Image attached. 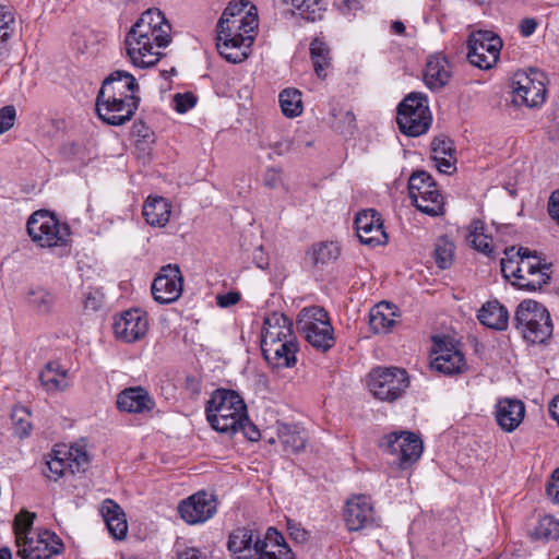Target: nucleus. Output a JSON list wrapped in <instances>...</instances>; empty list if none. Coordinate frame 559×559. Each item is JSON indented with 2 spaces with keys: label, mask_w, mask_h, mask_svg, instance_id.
Wrapping results in <instances>:
<instances>
[{
  "label": "nucleus",
  "mask_w": 559,
  "mask_h": 559,
  "mask_svg": "<svg viewBox=\"0 0 559 559\" xmlns=\"http://www.w3.org/2000/svg\"><path fill=\"white\" fill-rule=\"evenodd\" d=\"M205 415L214 430L233 437L239 431L241 420L247 419V405L236 391L217 389L206 402Z\"/></svg>",
  "instance_id": "f257e3e1"
},
{
  "label": "nucleus",
  "mask_w": 559,
  "mask_h": 559,
  "mask_svg": "<svg viewBox=\"0 0 559 559\" xmlns=\"http://www.w3.org/2000/svg\"><path fill=\"white\" fill-rule=\"evenodd\" d=\"M258 25L257 15L221 17L217 23V49L223 58L233 63L247 58L245 48L253 41L251 33Z\"/></svg>",
  "instance_id": "f03ea898"
},
{
  "label": "nucleus",
  "mask_w": 559,
  "mask_h": 559,
  "mask_svg": "<svg viewBox=\"0 0 559 559\" xmlns=\"http://www.w3.org/2000/svg\"><path fill=\"white\" fill-rule=\"evenodd\" d=\"M514 321L515 328L523 337L533 344H543L552 334V322L548 310L535 300L520 302Z\"/></svg>",
  "instance_id": "7ed1b4c3"
},
{
  "label": "nucleus",
  "mask_w": 559,
  "mask_h": 559,
  "mask_svg": "<svg viewBox=\"0 0 559 559\" xmlns=\"http://www.w3.org/2000/svg\"><path fill=\"white\" fill-rule=\"evenodd\" d=\"M26 230L34 243L48 249L67 246L71 236L69 225L47 210L34 212L27 219Z\"/></svg>",
  "instance_id": "20e7f679"
},
{
  "label": "nucleus",
  "mask_w": 559,
  "mask_h": 559,
  "mask_svg": "<svg viewBox=\"0 0 559 559\" xmlns=\"http://www.w3.org/2000/svg\"><path fill=\"white\" fill-rule=\"evenodd\" d=\"M432 121L428 98L424 93L413 92L397 107L396 122L402 133L408 136L425 134Z\"/></svg>",
  "instance_id": "39448f33"
},
{
  "label": "nucleus",
  "mask_w": 559,
  "mask_h": 559,
  "mask_svg": "<svg viewBox=\"0 0 559 559\" xmlns=\"http://www.w3.org/2000/svg\"><path fill=\"white\" fill-rule=\"evenodd\" d=\"M297 329L307 342L318 350L326 352L334 346V330L328 312L319 307H306L297 318Z\"/></svg>",
  "instance_id": "423d86ee"
},
{
  "label": "nucleus",
  "mask_w": 559,
  "mask_h": 559,
  "mask_svg": "<svg viewBox=\"0 0 559 559\" xmlns=\"http://www.w3.org/2000/svg\"><path fill=\"white\" fill-rule=\"evenodd\" d=\"M409 384L407 372L397 367H377L368 374V388L381 401L392 402L402 396Z\"/></svg>",
  "instance_id": "0eeeda50"
},
{
  "label": "nucleus",
  "mask_w": 559,
  "mask_h": 559,
  "mask_svg": "<svg viewBox=\"0 0 559 559\" xmlns=\"http://www.w3.org/2000/svg\"><path fill=\"white\" fill-rule=\"evenodd\" d=\"M501 38L491 31L472 32L467 39V59L481 70L491 69L499 60Z\"/></svg>",
  "instance_id": "6e6552de"
},
{
  "label": "nucleus",
  "mask_w": 559,
  "mask_h": 559,
  "mask_svg": "<svg viewBox=\"0 0 559 559\" xmlns=\"http://www.w3.org/2000/svg\"><path fill=\"white\" fill-rule=\"evenodd\" d=\"M124 45L127 55L132 63L139 68L153 67L162 57L159 49L163 47H158L155 39L134 26H131L127 33Z\"/></svg>",
  "instance_id": "1a4fd4ad"
},
{
  "label": "nucleus",
  "mask_w": 559,
  "mask_h": 559,
  "mask_svg": "<svg viewBox=\"0 0 559 559\" xmlns=\"http://www.w3.org/2000/svg\"><path fill=\"white\" fill-rule=\"evenodd\" d=\"M183 276L178 264L169 263L159 269L153 280L151 292L154 300L160 305L177 301L182 295Z\"/></svg>",
  "instance_id": "9d476101"
},
{
  "label": "nucleus",
  "mask_w": 559,
  "mask_h": 559,
  "mask_svg": "<svg viewBox=\"0 0 559 559\" xmlns=\"http://www.w3.org/2000/svg\"><path fill=\"white\" fill-rule=\"evenodd\" d=\"M25 539L17 545V555L22 559H51L63 551L64 546L60 537L50 531L39 532L34 536H24Z\"/></svg>",
  "instance_id": "9b49d317"
},
{
  "label": "nucleus",
  "mask_w": 559,
  "mask_h": 559,
  "mask_svg": "<svg viewBox=\"0 0 559 559\" xmlns=\"http://www.w3.org/2000/svg\"><path fill=\"white\" fill-rule=\"evenodd\" d=\"M537 71L516 72L512 79L513 103L526 107H537L545 100L546 87L537 78Z\"/></svg>",
  "instance_id": "f8f14e48"
},
{
  "label": "nucleus",
  "mask_w": 559,
  "mask_h": 559,
  "mask_svg": "<svg viewBox=\"0 0 559 559\" xmlns=\"http://www.w3.org/2000/svg\"><path fill=\"white\" fill-rule=\"evenodd\" d=\"M180 518L189 525H195L212 519L217 512V500L205 490L197 491L178 506Z\"/></svg>",
  "instance_id": "ddd939ff"
},
{
  "label": "nucleus",
  "mask_w": 559,
  "mask_h": 559,
  "mask_svg": "<svg viewBox=\"0 0 559 559\" xmlns=\"http://www.w3.org/2000/svg\"><path fill=\"white\" fill-rule=\"evenodd\" d=\"M344 520L347 528L355 532L379 526L380 521L371 498L366 495H356L347 500Z\"/></svg>",
  "instance_id": "4468645a"
},
{
  "label": "nucleus",
  "mask_w": 559,
  "mask_h": 559,
  "mask_svg": "<svg viewBox=\"0 0 559 559\" xmlns=\"http://www.w3.org/2000/svg\"><path fill=\"white\" fill-rule=\"evenodd\" d=\"M384 448L390 454L397 456L402 468H407L415 463L424 450L421 439L409 431L392 432L385 436Z\"/></svg>",
  "instance_id": "2eb2a0df"
},
{
  "label": "nucleus",
  "mask_w": 559,
  "mask_h": 559,
  "mask_svg": "<svg viewBox=\"0 0 559 559\" xmlns=\"http://www.w3.org/2000/svg\"><path fill=\"white\" fill-rule=\"evenodd\" d=\"M140 86L135 78L123 70H116L111 72L104 81L98 91L97 97L106 99L110 98H124L128 102L140 103Z\"/></svg>",
  "instance_id": "dca6fc26"
},
{
  "label": "nucleus",
  "mask_w": 559,
  "mask_h": 559,
  "mask_svg": "<svg viewBox=\"0 0 559 559\" xmlns=\"http://www.w3.org/2000/svg\"><path fill=\"white\" fill-rule=\"evenodd\" d=\"M432 355L431 368L443 374H457L466 369L463 353L444 338L433 337Z\"/></svg>",
  "instance_id": "f3484780"
},
{
  "label": "nucleus",
  "mask_w": 559,
  "mask_h": 559,
  "mask_svg": "<svg viewBox=\"0 0 559 559\" xmlns=\"http://www.w3.org/2000/svg\"><path fill=\"white\" fill-rule=\"evenodd\" d=\"M356 234L362 245L376 247L386 242V234L380 214L373 209L359 211L354 221Z\"/></svg>",
  "instance_id": "a211bd4d"
},
{
  "label": "nucleus",
  "mask_w": 559,
  "mask_h": 559,
  "mask_svg": "<svg viewBox=\"0 0 559 559\" xmlns=\"http://www.w3.org/2000/svg\"><path fill=\"white\" fill-rule=\"evenodd\" d=\"M140 103L128 102L124 98H110L109 100L96 97L95 110L98 118L110 126H122L130 121L139 108Z\"/></svg>",
  "instance_id": "6ab92c4d"
},
{
  "label": "nucleus",
  "mask_w": 559,
  "mask_h": 559,
  "mask_svg": "<svg viewBox=\"0 0 559 559\" xmlns=\"http://www.w3.org/2000/svg\"><path fill=\"white\" fill-rule=\"evenodd\" d=\"M148 330V320L144 311L130 309L123 311L114 323V332L117 338L133 343L145 336Z\"/></svg>",
  "instance_id": "aec40b11"
},
{
  "label": "nucleus",
  "mask_w": 559,
  "mask_h": 559,
  "mask_svg": "<svg viewBox=\"0 0 559 559\" xmlns=\"http://www.w3.org/2000/svg\"><path fill=\"white\" fill-rule=\"evenodd\" d=\"M263 542L260 532L248 526H240L229 533L227 549L235 559H257L259 545Z\"/></svg>",
  "instance_id": "412c9836"
},
{
  "label": "nucleus",
  "mask_w": 559,
  "mask_h": 559,
  "mask_svg": "<svg viewBox=\"0 0 559 559\" xmlns=\"http://www.w3.org/2000/svg\"><path fill=\"white\" fill-rule=\"evenodd\" d=\"M132 26L147 33L152 39L156 40L158 47H166L171 40L170 24L163 12L156 8L143 12Z\"/></svg>",
  "instance_id": "4be33fe9"
},
{
  "label": "nucleus",
  "mask_w": 559,
  "mask_h": 559,
  "mask_svg": "<svg viewBox=\"0 0 559 559\" xmlns=\"http://www.w3.org/2000/svg\"><path fill=\"white\" fill-rule=\"evenodd\" d=\"M519 281H512V285L520 289L536 292L550 280V264L543 263L540 258L535 261L524 260Z\"/></svg>",
  "instance_id": "5701e85b"
},
{
  "label": "nucleus",
  "mask_w": 559,
  "mask_h": 559,
  "mask_svg": "<svg viewBox=\"0 0 559 559\" xmlns=\"http://www.w3.org/2000/svg\"><path fill=\"white\" fill-rule=\"evenodd\" d=\"M117 407L130 414H146L155 407V401L148 391L142 386H130L117 396Z\"/></svg>",
  "instance_id": "b1692460"
},
{
  "label": "nucleus",
  "mask_w": 559,
  "mask_h": 559,
  "mask_svg": "<svg viewBox=\"0 0 559 559\" xmlns=\"http://www.w3.org/2000/svg\"><path fill=\"white\" fill-rule=\"evenodd\" d=\"M292 321L283 313L272 312L264 318L261 345L295 341Z\"/></svg>",
  "instance_id": "393cba45"
},
{
  "label": "nucleus",
  "mask_w": 559,
  "mask_h": 559,
  "mask_svg": "<svg viewBox=\"0 0 559 559\" xmlns=\"http://www.w3.org/2000/svg\"><path fill=\"white\" fill-rule=\"evenodd\" d=\"M453 141L440 134L431 141V158L438 170L445 175H451L456 170V156Z\"/></svg>",
  "instance_id": "a878e982"
},
{
  "label": "nucleus",
  "mask_w": 559,
  "mask_h": 559,
  "mask_svg": "<svg viewBox=\"0 0 559 559\" xmlns=\"http://www.w3.org/2000/svg\"><path fill=\"white\" fill-rule=\"evenodd\" d=\"M257 559H295V555L283 535L274 527H269L263 542L258 544Z\"/></svg>",
  "instance_id": "bb28decb"
},
{
  "label": "nucleus",
  "mask_w": 559,
  "mask_h": 559,
  "mask_svg": "<svg viewBox=\"0 0 559 559\" xmlns=\"http://www.w3.org/2000/svg\"><path fill=\"white\" fill-rule=\"evenodd\" d=\"M262 354L269 364L277 368H289L296 364L298 346L296 341H284L261 345Z\"/></svg>",
  "instance_id": "cd10ccee"
},
{
  "label": "nucleus",
  "mask_w": 559,
  "mask_h": 559,
  "mask_svg": "<svg viewBox=\"0 0 559 559\" xmlns=\"http://www.w3.org/2000/svg\"><path fill=\"white\" fill-rule=\"evenodd\" d=\"M109 534L116 540H123L128 533V522L122 508L111 499H106L100 508Z\"/></svg>",
  "instance_id": "c85d7f7f"
},
{
  "label": "nucleus",
  "mask_w": 559,
  "mask_h": 559,
  "mask_svg": "<svg viewBox=\"0 0 559 559\" xmlns=\"http://www.w3.org/2000/svg\"><path fill=\"white\" fill-rule=\"evenodd\" d=\"M525 407L519 400L506 399L500 401L496 407V419L499 426L506 431H513L523 420Z\"/></svg>",
  "instance_id": "c756f323"
},
{
  "label": "nucleus",
  "mask_w": 559,
  "mask_h": 559,
  "mask_svg": "<svg viewBox=\"0 0 559 559\" xmlns=\"http://www.w3.org/2000/svg\"><path fill=\"white\" fill-rule=\"evenodd\" d=\"M478 321L492 330L504 331L509 325V312L498 300L485 302L477 313Z\"/></svg>",
  "instance_id": "7c9ffc66"
},
{
  "label": "nucleus",
  "mask_w": 559,
  "mask_h": 559,
  "mask_svg": "<svg viewBox=\"0 0 559 559\" xmlns=\"http://www.w3.org/2000/svg\"><path fill=\"white\" fill-rule=\"evenodd\" d=\"M449 63L442 56H430L427 60L424 82L431 91L442 88L450 79Z\"/></svg>",
  "instance_id": "2f4dec72"
},
{
  "label": "nucleus",
  "mask_w": 559,
  "mask_h": 559,
  "mask_svg": "<svg viewBox=\"0 0 559 559\" xmlns=\"http://www.w3.org/2000/svg\"><path fill=\"white\" fill-rule=\"evenodd\" d=\"M25 300L27 306L38 316H49L53 312L57 296L56 294L40 285L31 286L27 289Z\"/></svg>",
  "instance_id": "473e14b6"
},
{
  "label": "nucleus",
  "mask_w": 559,
  "mask_h": 559,
  "mask_svg": "<svg viewBox=\"0 0 559 559\" xmlns=\"http://www.w3.org/2000/svg\"><path fill=\"white\" fill-rule=\"evenodd\" d=\"M38 379L47 392L63 391L69 386L68 370L57 361H49L40 371Z\"/></svg>",
  "instance_id": "72a5a7b5"
},
{
  "label": "nucleus",
  "mask_w": 559,
  "mask_h": 559,
  "mask_svg": "<svg viewBox=\"0 0 559 559\" xmlns=\"http://www.w3.org/2000/svg\"><path fill=\"white\" fill-rule=\"evenodd\" d=\"M394 308L385 301H382L370 309L369 326L374 334H386L395 325Z\"/></svg>",
  "instance_id": "f704fd0d"
},
{
  "label": "nucleus",
  "mask_w": 559,
  "mask_h": 559,
  "mask_svg": "<svg viewBox=\"0 0 559 559\" xmlns=\"http://www.w3.org/2000/svg\"><path fill=\"white\" fill-rule=\"evenodd\" d=\"M170 204L162 197L147 198L143 205V216L151 226H165L170 217Z\"/></svg>",
  "instance_id": "c9c22d12"
},
{
  "label": "nucleus",
  "mask_w": 559,
  "mask_h": 559,
  "mask_svg": "<svg viewBox=\"0 0 559 559\" xmlns=\"http://www.w3.org/2000/svg\"><path fill=\"white\" fill-rule=\"evenodd\" d=\"M418 211L429 216H441L444 214V198L438 186L429 191H424L421 195L411 199Z\"/></svg>",
  "instance_id": "e433bc0d"
},
{
  "label": "nucleus",
  "mask_w": 559,
  "mask_h": 559,
  "mask_svg": "<svg viewBox=\"0 0 559 559\" xmlns=\"http://www.w3.org/2000/svg\"><path fill=\"white\" fill-rule=\"evenodd\" d=\"M284 4L290 5L298 14L308 22L323 20L326 4L323 0H282Z\"/></svg>",
  "instance_id": "4c0bfd02"
},
{
  "label": "nucleus",
  "mask_w": 559,
  "mask_h": 559,
  "mask_svg": "<svg viewBox=\"0 0 559 559\" xmlns=\"http://www.w3.org/2000/svg\"><path fill=\"white\" fill-rule=\"evenodd\" d=\"M278 437L286 452L298 453L306 447V431L296 425H282Z\"/></svg>",
  "instance_id": "58836bf2"
},
{
  "label": "nucleus",
  "mask_w": 559,
  "mask_h": 559,
  "mask_svg": "<svg viewBox=\"0 0 559 559\" xmlns=\"http://www.w3.org/2000/svg\"><path fill=\"white\" fill-rule=\"evenodd\" d=\"M310 57L318 78L325 79L331 67L330 49L326 44L314 38L310 44Z\"/></svg>",
  "instance_id": "ea45409f"
},
{
  "label": "nucleus",
  "mask_w": 559,
  "mask_h": 559,
  "mask_svg": "<svg viewBox=\"0 0 559 559\" xmlns=\"http://www.w3.org/2000/svg\"><path fill=\"white\" fill-rule=\"evenodd\" d=\"M282 112L287 118H296L302 114L301 92L294 87L283 90L278 95Z\"/></svg>",
  "instance_id": "a19ab883"
},
{
  "label": "nucleus",
  "mask_w": 559,
  "mask_h": 559,
  "mask_svg": "<svg viewBox=\"0 0 559 559\" xmlns=\"http://www.w3.org/2000/svg\"><path fill=\"white\" fill-rule=\"evenodd\" d=\"M454 253V242L448 236H440L436 239L432 257L439 269H449L453 263Z\"/></svg>",
  "instance_id": "79ce46f5"
},
{
  "label": "nucleus",
  "mask_w": 559,
  "mask_h": 559,
  "mask_svg": "<svg viewBox=\"0 0 559 559\" xmlns=\"http://www.w3.org/2000/svg\"><path fill=\"white\" fill-rule=\"evenodd\" d=\"M484 223L480 221L472 222L467 242L477 251L490 257L493 251L491 239L484 233Z\"/></svg>",
  "instance_id": "37998d69"
},
{
  "label": "nucleus",
  "mask_w": 559,
  "mask_h": 559,
  "mask_svg": "<svg viewBox=\"0 0 559 559\" xmlns=\"http://www.w3.org/2000/svg\"><path fill=\"white\" fill-rule=\"evenodd\" d=\"M331 126L344 133L349 132L355 127V115L349 109L340 107L337 104H330Z\"/></svg>",
  "instance_id": "c03bdc74"
},
{
  "label": "nucleus",
  "mask_w": 559,
  "mask_h": 559,
  "mask_svg": "<svg viewBox=\"0 0 559 559\" xmlns=\"http://www.w3.org/2000/svg\"><path fill=\"white\" fill-rule=\"evenodd\" d=\"M340 247L333 241H325L312 247V261L314 264H325L335 261L340 255Z\"/></svg>",
  "instance_id": "a18cd8bd"
},
{
  "label": "nucleus",
  "mask_w": 559,
  "mask_h": 559,
  "mask_svg": "<svg viewBox=\"0 0 559 559\" xmlns=\"http://www.w3.org/2000/svg\"><path fill=\"white\" fill-rule=\"evenodd\" d=\"M63 455L67 457V465L72 474L84 472L88 466V455L81 445H71Z\"/></svg>",
  "instance_id": "49530a36"
},
{
  "label": "nucleus",
  "mask_w": 559,
  "mask_h": 559,
  "mask_svg": "<svg viewBox=\"0 0 559 559\" xmlns=\"http://www.w3.org/2000/svg\"><path fill=\"white\" fill-rule=\"evenodd\" d=\"M436 186L437 183L428 173L424 170L416 171L408 180L409 198L413 199L417 195H421L424 191H429Z\"/></svg>",
  "instance_id": "de8ad7c7"
},
{
  "label": "nucleus",
  "mask_w": 559,
  "mask_h": 559,
  "mask_svg": "<svg viewBox=\"0 0 559 559\" xmlns=\"http://www.w3.org/2000/svg\"><path fill=\"white\" fill-rule=\"evenodd\" d=\"M11 420L15 433L21 437H27L32 430L31 413L24 406H15L11 413Z\"/></svg>",
  "instance_id": "09e8293b"
},
{
  "label": "nucleus",
  "mask_w": 559,
  "mask_h": 559,
  "mask_svg": "<svg viewBox=\"0 0 559 559\" xmlns=\"http://www.w3.org/2000/svg\"><path fill=\"white\" fill-rule=\"evenodd\" d=\"M514 247L506 248L504 254L506 258L501 259V272L503 273L506 278H513V281H519L522 267V263L524 260L516 259L513 254Z\"/></svg>",
  "instance_id": "8fccbe9b"
},
{
  "label": "nucleus",
  "mask_w": 559,
  "mask_h": 559,
  "mask_svg": "<svg viewBox=\"0 0 559 559\" xmlns=\"http://www.w3.org/2000/svg\"><path fill=\"white\" fill-rule=\"evenodd\" d=\"M34 519L35 514L27 511L21 512L15 516L14 532L16 544L23 542L25 539L24 536L29 535Z\"/></svg>",
  "instance_id": "3c124183"
},
{
  "label": "nucleus",
  "mask_w": 559,
  "mask_h": 559,
  "mask_svg": "<svg viewBox=\"0 0 559 559\" xmlns=\"http://www.w3.org/2000/svg\"><path fill=\"white\" fill-rule=\"evenodd\" d=\"M60 451H55L53 455L46 463L48 469L46 476L53 480H58L69 469L66 455L60 456Z\"/></svg>",
  "instance_id": "603ef678"
},
{
  "label": "nucleus",
  "mask_w": 559,
  "mask_h": 559,
  "mask_svg": "<svg viewBox=\"0 0 559 559\" xmlns=\"http://www.w3.org/2000/svg\"><path fill=\"white\" fill-rule=\"evenodd\" d=\"M537 535L546 539H557L559 537V520L552 515L544 516L538 523Z\"/></svg>",
  "instance_id": "864d4df0"
},
{
  "label": "nucleus",
  "mask_w": 559,
  "mask_h": 559,
  "mask_svg": "<svg viewBox=\"0 0 559 559\" xmlns=\"http://www.w3.org/2000/svg\"><path fill=\"white\" fill-rule=\"evenodd\" d=\"M86 148L82 142L68 141L60 148L61 155L69 160L84 162L86 158Z\"/></svg>",
  "instance_id": "5fc2aeb1"
},
{
  "label": "nucleus",
  "mask_w": 559,
  "mask_h": 559,
  "mask_svg": "<svg viewBox=\"0 0 559 559\" xmlns=\"http://www.w3.org/2000/svg\"><path fill=\"white\" fill-rule=\"evenodd\" d=\"M175 102V109L180 112H187L191 108H193L197 104V97L194 94L187 92V93H178L174 96Z\"/></svg>",
  "instance_id": "6e6d98bb"
},
{
  "label": "nucleus",
  "mask_w": 559,
  "mask_h": 559,
  "mask_svg": "<svg viewBox=\"0 0 559 559\" xmlns=\"http://www.w3.org/2000/svg\"><path fill=\"white\" fill-rule=\"evenodd\" d=\"M16 110L12 105L4 106L0 109V134L10 130L15 121Z\"/></svg>",
  "instance_id": "4d7b16f0"
},
{
  "label": "nucleus",
  "mask_w": 559,
  "mask_h": 559,
  "mask_svg": "<svg viewBox=\"0 0 559 559\" xmlns=\"http://www.w3.org/2000/svg\"><path fill=\"white\" fill-rule=\"evenodd\" d=\"M287 531L292 539L296 543L304 544L309 539V533L300 523L293 520H287Z\"/></svg>",
  "instance_id": "13d9d810"
},
{
  "label": "nucleus",
  "mask_w": 559,
  "mask_h": 559,
  "mask_svg": "<svg viewBox=\"0 0 559 559\" xmlns=\"http://www.w3.org/2000/svg\"><path fill=\"white\" fill-rule=\"evenodd\" d=\"M546 495L554 503L559 504V467L552 472L547 481Z\"/></svg>",
  "instance_id": "bf43d9fd"
},
{
  "label": "nucleus",
  "mask_w": 559,
  "mask_h": 559,
  "mask_svg": "<svg viewBox=\"0 0 559 559\" xmlns=\"http://www.w3.org/2000/svg\"><path fill=\"white\" fill-rule=\"evenodd\" d=\"M263 183L270 189H275L282 183V170L270 167L263 175Z\"/></svg>",
  "instance_id": "052dcab7"
},
{
  "label": "nucleus",
  "mask_w": 559,
  "mask_h": 559,
  "mask_svg": "<svg viewBox=\"0 0 559 559\" xmlns=\"http://www.w3.org/2000/svg\"><path fill=\"white\" fill-rule=\"evenodd\" d=\"M247 4L248 2H245L243 0L230 2L224 10L221 17H235L247 15L248 12L245 11Z\"/></svg>",
  "instance_id": "680f3d73"
},
{
  "label": "nucleus",
  "mask_w": 559,
  "mask_h": 559,
  "mask_svg": "<svg viewBox=\"0 0 559 559\" xmlns=\"http://www.w3.org/2000/svg\"><path fill=\"white\" fill-rule=\"evenodd\" d=\"M239 431H242L243 436L250 441H258L261 437L260 430L253 425L249 417L247 419L241 420V426H239Z\"/></svg>",
  "instance_id": "e2e57ef3"
},
{
  "label": "nucleus",
  "mask_w": 559,
  "mask_h": 559,
  "mask_svg": "<svg viewBox=\"0 0 559 559\" xmlns=\"http://www.w3.org/2000/svg\"><path fill=\"white\" fill-rule=\"evenodd\" d=\"M337 8L343 15L349 16L362 8L361 0H342Z\"/></svg>",
  "instance_id": "0e129e2a"
},
{
  "label": "nucleus",
  "mask_w": 559,
  "mask_h": 559,
  "mask_svg": "<svg viewBox=\"0 0 559 559\" xmlns=\"http://www.w3.org/2000/svg\"><path fill=\"white\" fill-rule=\"evenodd\" d=\"M240 298L241 297L238 292H228L223 295H217L216 304L222 308H227L239 302Z\"/></svg>",
  "instance_id": "69168bd1"
},
{
  "label": "nucleus",
  "mask_w": 559,
  "mask_h": 559,
  "mask_svg": "<svg viewBox=\"0 0 559 559\" xmlns=\"http://www.w3.org/2000/svg\"><path fill=\"white\" fill-rule=\"evenodd\" d=\"M13 23L12 13L2 14L0 17V44L5 41L11 35L10 25Z\"/></svg>",
  "instance_id": "338daca9"
},
{
  "label": "nucleus",
  "mask_w": 559,
  "mask_h": 559,
  "mask_svg": "<svg viewBox=\"0 0 559 559\" xmlns=\"http://www.w3.org/2000/svg\"><path fill=\"white\" fill-rule=\"evenodd\" d=\"M548 214L559 225V189L549 197Z\"/></svg>",
  "instance_id": "774afa93"
}]
</instances>
